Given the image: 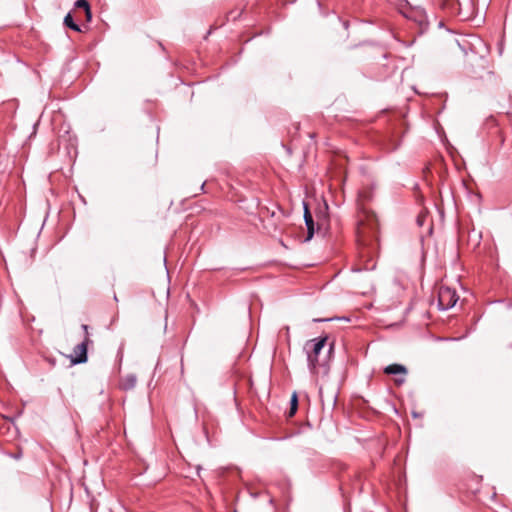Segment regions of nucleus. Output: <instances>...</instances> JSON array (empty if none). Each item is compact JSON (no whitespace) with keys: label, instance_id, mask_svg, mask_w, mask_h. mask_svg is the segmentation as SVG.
I'll use <instances>...</instances> for the list:
<instances>
[{"label":"nucleus","instance_id":"nucleus-1","mask_svg":"<svg viewBox=\"0 0 512 512\" xmlns=\"http://www.w3.org/2000/svg\"><path fill=\"white\" fill-rule=\"evenodd\" d=\"M327 338H314L305 343L304 350L307 354L308 367L311 373L316 374L317 368L324 366L326 356H321L322 351L326 345Z\"/></svg>","mask_w":512,"mask_h":512},{"label":"nucleus","instance_id":"nucleus-2","mask_svg":"<svg viewBox=\"0 0 512 512\" xmlns=\"http://www.w3.org/2000/svg\"><path fill=\"white\" fill-rule=\"evenodd\" d=\"M459 296L455 289L447 286H440L438 291V306L442 310H447L455 306Z\"/></svg>","mask_w":512,"mask_h":512},{"label":"nucleus","instance_id":"nucleus-3","mask_svg":"<svg viewBox=\"0 0 512 512\" xmlns=\"http://www.w3.org/2000/svg\"><path fill=\"white\" fill-rule=\"evenodd\" d=\"M92 343V340L88 335L84 336V340L76 345L73 349L74 352V358L72 359V362L74 364H81L85 363L87 361V348L88 345Z\"/></svg>","mask_w":512,"mask_h":512},{"label":"nucleus","instance_id":"nucleus-4","mask_svg":"<svg viewBox=\"0 0 512 512\" xmlns=\"http://www.w3.org/2000/svg\"><path fill=\"white\" fill-rule=\"evenodd\" d=\"M304 220H305V224L308 229L307 239H311L313 236V233H314V221H313V217L308 209V206L306 204H304Z\"/></svg>","mask_w":512,"mask_h":512},{"label":"nucleus","instance_id":"nucleus-5","mask_svg":"<svg viewBox=\"0 0 512 512\" xmlns=\"http://www.w3.org/2000/svg\"><path fill=\"white\" fill-rule=\"evenodd\" d=\"M384 372L386 374H406L407 369L405 366L400 364H391L385 367Z\"/></svg>","mask_w":512,"mask_h":512},{"label":"nucleus","instance_id":"nucleus-6","mask_svg":"<svg viewBox=\"0 0 512 512\" xmlns=\"http://www.w3.org/2000/svg\"><path fill=\"white\" fill-rule=\"evenodd\" d=\"M447 5L451 6L452 12L462 16L463 18H467L468 15L463 13L461 3L458 0H449Z\"/></svg>","mask_w":512,"mask_h":512},{"label":"nucleus","instance_id":"nucleus-7","mask_svg":"<svg viewBox=\"0 0 512 512\" xmlns=\"http://www.w3.org/2000/svg\"><path fill=\"white\" fill-rule=\"evenodd\" d=\"M137 382L136 376L134 375H128L126 376L122 381V388L125 390H129L135 387Z\"/></svg>","mask_w":512,"mask_h":512},{"label":"nucleus","instance_id":"nucleus-8","mask_svg":"<svg viewBox=\"0 0 512 512\" xmlns=\"http://www.w3.org/2000/svg\"><path fill=\"white\" fill-rule=\"evenodd\" d=\"M64 24H65V26L69 27L70 29H72V30H74L76 32H80L81 31L80 26L74 22L71 13H68L65 16Z\"/></svg>","mask_w":512,"mask_h":512},{"label":"nucleus","instance_id":"nucleus-9","mask_svg":"<svg viewBox=\"0 0 512 512\" xmlns=\"http://www.w3.org/2000/svg\"><path fill=\"white\" fill-rule=\"evenodd\" d=\"M297 407H298V398H297V394L294 392L291 397V407H290V413H289L290 416H293L295 414V412L297 411Z\"/></svg>","mask_w":512,"mask_h":512},{"label":"nucleus","instance_id":"nucleus-10","mask_svg":"<svg viewBox=\"0 0 512 512\" xmlns=\"http://www.w3.org/2000/svg\"><path fill=\"white\" fill-rule=\"evenodd\" d=\"M75 7L76 8H82V9H87L90 7L89 3L86 1V0H77L75 2Z\"/></svg>","mask_w":512,"mask_h":512},{"label":"nucleus","instance_id":"nucleus-11","mask_svg":"<svg viewBox=\"0 0 512 512\" xmlns=\"http://www.w3.org/2000/svg\"><path fill=\"white\" fill-rule=\"evenodd\" d=\"M84 11H85L86 18L89 21L92 17L90 7L85 9Z\"/></svg>","mask_w":512,"mask_h":512},{"label":"nucleus","instance_id":"nucleus-12","mask_svg":"<svg viewBox=\"0 0 512 512\" xmlns=\"http://www.w3.org/2000/svg\"><path fill=\"white\" fill-rule=\"evenodd\" d=\"M82 329H83V331L85 333V336L88 335L90 337V335H89V326L86 325V324H83L82 325Z\"/></svg>","mask_w":512,"mask_h":512}]
</instances>
